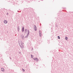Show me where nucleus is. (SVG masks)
<instances>
[{
  "instance_id": "nucleus-1",
  "label": "nucleus",
  "mask_w": 73,
  "mask_h": 73,
  "mask_svg": "<svg viewBox=\"0 0 73 73\" xmlns=\"http://www.w3.org/2000/svg\"><path fill=\"white\" fill-rule=\"evenodd\" d=\"M19 44L21 49H23L24 48V43H23L22 41L19 40Z\"/></svg>"
},
{
  "instance_id": "nucleus-2",
  "label": "nucleus",
  "mask_w": 73,
  "mask_h": 73,
  "mask_svg": "<svg viewBox=\"0 0 73 73\" xmlns=\"http://www.w3.org/2000/svg\"><path fill=\"white\" fill-rule=\"evenodd\" d=\"M3 22L4 23V24H6L8 23V21H7L6 20H4Z\"/></svg>"
},
{
  "instance_id": "nucleus-3",
  "label": "nucleus",
  "mask_w": 73,
  "mask_h": 73,
  "mask_svg": "<svg viewBox=\"0 0 73 73\" xmlns=\"http://www.w3.org/2000/svg\"><path fill=\"white\" fill-rule=\"evenodd\" d=\"M34 30L35 31H37V27H36V26L35 25H34Z\"/></svg>"
},
{
  "instance_id": "nucleus-4",
  "label": "nucleus",
  "mask_w": 73,
  "mask_h": 73,
  "mask_svg": "<svg viewBox=\"0 0 73 73\" xmlns=\"http://www.w3.org/2000/svg\"><path fill=\"white\" fill-rule=\"evenodd\" d=\"M28 30H27V29H25V33H26V34H27V32H28Z\"/></svg>"
},
{
  "instance_id": "nucleus-5",
  "label": "nucleus",
  "mask_w": 73,
  "mask_h": 73,
  "mask_svg": "<svg viewBox=\"0 0 73 73\" xmlns=\"http://www.w3.org/2000/svg\"><path fill=\"white\" fill-rule=\"evenodd\" d=\"M21 37L23 40L24 39V35H21Z\"/></svg>"
},
{
  "instance_id": "nucleus-6",
  "label": "nucleus",
  "mask_w": 73,
  "mask_h": 73,
  "mask_svg": "<svg viewBox=\"0 0 73 73\" xmlns=\"http://www.w3.org/2000/svg\"><path fill=\"white\" fill-rule=\"evenodd\" d=\"M39 36H40V37H41V31H40V30L39 31Z\"/></svg>"
},
{
  "instance_id": "nucleus-7",
  "label": "nucleus",
  "mask_w": 73,
  "mask_h": 73,
  "mask_svg": "<svg viewBox=\"0 0 73 73\" xmlns=\"http://www.w3.org/2000/svg\"><path fill=\"white\" fill-rule=\"evenodd\" d=\"M22 32H24V27H23L22 29Z\"/></svg>"
},
{
  "instance_id": "nucleus-8",
  "label": "nucleus",
  "mask_w": 73,
  "mask_h": 73,
  "mask_svg": "<svg viewBox=\"0 0 73 73\" xmlns=\"http://www.w3.org/2000/svg\"><path fill=\"white\" fill-rule=\"evenodd\" d=\"M33 59L34 60H35V61H36V60H38V59L37 58H33Z\"/></svg>"
},
{
  "instance_id": "nucleus-9",
  "label": "nucleus",
  "mask_w": 73,
  "mask_h": 73,
  "mask_svg": "<svg viewBox=\"0 0 73 73\" xmlns=\"http://www.w3.org/2000/svg\"><path fill=\"white\" fill-rule=\"evenodd\" d=\"M1 71H2V72H4V70H5V69L4 68H1Z\"/></svg>"
},
{
  "instance_id": "nucleus-10",
  "label": "nucleus",
  "mask_w": 73,
  "mask_h": 73,
  "mask_svg": "<svg viewBox=\"0 0 73 73\" xmlns=\"http://www.w3.org/2000/svg\"><path fill=\"white\" fill-rule=\"evenodd\" d=\"M30 33V32H29V30H27V34L28 35H29V33Z\"/></svg>"
},
{
  "instance_id": "nucleus-11",
  "label": "nucleus",
  "mask_w": 73,
  "mask_h": 73,
  "mask_svg": "<svg viewBox=\"0 0 73 73\" xmlns=\"http://www.w3.org/2000/svg\"><path fill=\"white\" fill-rule=\"evenodd\" d=\"M29 36V35H28L27 34V35L25 36V38H28V36Z\"/></svg>"
},
{
  "instance_id": "nucleus-12",
  "label": "nucleus",
  "mask_w": 73,
  "mask_h": 73,
  "mask_svg": "<svg viewBox=\"0 0 73 73\" xmlns=\"http://www.w3.org/2000/svg\"><path fill=\"white\" fill-rule=\"evenodd\" d=\"M17 29L18 31L19 32V30H20V29L19 28V26H18L17 27Z\"/></svg>"
},
{
  "instance_id": "nucleus-13",
  "label": "nucleus",
  "mask_w": 73,
  "mask_h": 73,
  "mask_svg": "<svg viewBox=\"0 0 73 73\" xmlns=\"http://www.w3.org/2000/svg\"><path fill=\"white\" fill-rule=\"evenodd\" d=\"M65 39L66 40H68V38H67V37H66V38H65Z\"/></svg>"
},
{
  "instance_id": "nucleus-14",
  "label": "nucleus",
  "mask_w": 73,
  "mask_h": 73,
  "mask_svg": "<svg viewBox=\"0 0 73 73\" xmlns=\"http://www.w3.org/2000/svg\"><path fill=\"white\" fill-rule=\"evenodd\" d=\"M58 39H60V36H58Z\"/></svg>"
},
{
  "instance_id": "nucleus-15",
  "label": "nucleus",
  "mask_w": 73,
  "mask_h": 73,
  "mask_svg": "<svg viewBox=\"0 0 73 73\" xmlns=\"http://www.w3.org/2000/svg\"><path fill=\"white\" fill-rule=\"evenodd\" d=\"M22 70H23V72H24L25 71V70L24 69H23Z\"/></svg>"
},
{
  "instance_id": "nucleus-16",
  "label": "nucleus",
  "mask_w": 73,
  "mask_h": 73,
  "mask_svg": "<svg viewBox=\"0 0 73 73\" xmlns=\"http://www.w3.org/2000/svg\"><path fill=\"white\" fill-rule=\"evenodd\" d=\"M31 58H33L32 57V55H31Z\"/></svg>"
},
{
  "instance_id": "nucleus-17",
  "label": "nucleus",
  "mask_w": 73,
  "mask_h": 73,
  "mask_svg": "<svg viewBox=\"0 0 73 73\" xmlns=\"http://www.w3.org/2000/svg\"><path fill=\"white\" fill-rule=\"evenodd\" d=\"M7 15H8V13H7Z\"/></svg>"
},
{
  "instance_id": "nucleus-18",
  "label": "nucleus",
  "mask_w": 73,
  "mask_h": 73,
  "mask_svg": "<svg viewBox=\"0 0 73 73\" xmlns=\"http://www.w3.org/2000/svg\"><path fill=\"white\" fill-rule=\"evenodd\" d=\"M37 60H36V62H37Z\"/></svg>"
},
{
  "instance_id": "nucleus-19",
  "label": "nucleus",
  "mask_w": 73,
  "mask_h": 73,
  "mask_svg": "<svg viewBox=\"0 0 73 73\" xmlns=\"http://www.w3.org/2000/svg\"><path fill=\"white\" fill-rule=\"evenodd\" d=\"M17 12H19V11H18Z\"/></svg>"
},
{
  "instance_id": "nucleus-20",
  "label": "nucleus",
  "mask_w": 73,
  "mask_h": 73,
  "mask_svg": "<svg viewBox=\"0 0 73 73\" xmlns=\"http://www.w3.org/2000/svg\"><path fill=\"white\" fill-rule=\"evenodd\" d=\"M10 59H11V58H10Z\"/></svg>"
}]
</instances>
